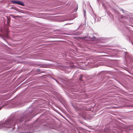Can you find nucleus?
<instances>
[{
    "label": "nucleus",
    "mask_w": 133,
    "mask_h": 133,
    "mask_svg": "<svg viewBox=\"0 0 133 133\" xmlns=\"http://www.w3.org/2000/svg\"><path fill=\"white\" fill-rule=\"evenodd\" d=\"M26 118L25 117L23 116L21 119H16V118L10 117L7 119L3 122H0V129L3 128L4 130L8 129L9 131L13 132L12 133H29L28 132H26V129H24L20 131H17L15 129L14 126L16 123L23 121Z\"/></svg>",
    "instance_id": "1"
},
{
    "label": "nucleus",
    "mask_w": 133,
    "mask_h": 133,
    "mask_svg": "<svg viewBox=\"0 0 133 133\" xmlns=\"http://www.w3.org/2000/svg\"><path fill=\"white\" fill-rule=\"evenodd\" d=\"M11 2L14 4H17L21 5L22 6H24V4L22 2L17 0H13L11 1Z\"/></svg>",
    "instance_id": "2"
},
{
    "label": "nucleus",
    "mask_w": 133,
    "mask_h": 133,
    "mask_svg": "<svg viewBox=\"0 0 133 133\" xmlns=\"http://www.w3.org/2000/svg\"><path fill=\"white\" fill-rule=\"evenodd\" d=\"M80 78L79 80L80 81H81L82 80V75H80Z\"/></svg>",
    "instance_id": "3"
},
{
    "label": "nucleus",
    "mask_w": 133,
    "mask_h": 133,
    "mask_svg": "<svg viewBox=\"0 0 133 133\" xmlns=\"http://www.w3.org/2000/svg\"><path fill=\"white\" fill-rule=\"evenodd\" d=\"M84 17H85V16L86 12H85V10H84Z\"/></svg>",
    "instance_id": "4"
},
{
    "label": "nucleus",
    "mask_w": 133,
    "mask_h": 133,
    "mask_svg": "<svg viewBox=\"0 0 133 133\" xmlns=\"http://www.w3.org/2000/svg\"><path fill=\"white\" fill-rule=\"evenodd\" d=\"M78 4H77V8L76 9V11H77V8H78Z\"/></svg>",
    "instance_id": "5"
},
{
    "label": "nucleus",
    "mask_w": 133,
    "mask_h": 133,
    "mask_svg": "<svg viewBox=\"0 0 133 133\" xmlns=\"http://www.w3.org/2000/svg\"><path fill=\"white\" fill-rule=\"evenodd\" d=\"M95 17L94 18V20H95H95H96V15H95Z\"/></svg>",
    "instance_id": "6"
},
{
    "label": "nucleus",
    "mask_w": 133,
    "mask_h": 133,
    "mask_svg": "<svg viewBox=\"0 0 133 133\" xmlns=\"http://www.w3.org/2000/svg\"><path fill=\"white\" fill-rule=\"evenodd\" d=\"M81 25H80L79 26V27H78V28H80V26H81Z\"/></svg>",
    "instance_id": "7"
},
{
    "label": "nucleus",
    "mask_w": 133,
    "mask_h": 133,
    "mask_svg": "<svg viewBox=\"0 0 133 133\" xmlns=\"http://www.w3.org/2000/svg\"><path fill=\"white\" fill-rule=\"evenodd\" d=\"M86 37H83V38H86Z\"/></svg>",
    "instance_id": "8"
},
{
    "label": "nucleus",
    "mask_w": 133,
    "mask_h": 133,
    "mask_svg": "<svg viewBox=\"0 0 133 133\" xmlns=\"http://www.w3.org/2000/svg\"><path fill=\"white\" fill-rule=\"evenodd\" d=\"M20 128H18V130H20Z\"/></svg>",
    "instance_id": "9"
},
{
    "label": "nucleus",
    "mask_w": 133,
    "mask_h": 133,
    "mask_svg": "<svg viewBox=\"0 0 133 133\" xmlns=\"http://www.w3.org/2000/svg\"><path fill=\"white\" fill-rule=\"evenodd\" d=\"M72 23H71L68 24H71Z\"/></svg>",
    "instance_id": "10"
},
{
    "label": "nucleus",
    "mask_w": 133,
    "mask_h": 133,
    "mask_svg": "<svg viewBox=\"0 0 133 133\" xmlns=\"http://www.w3.org/2000/svg\"><path fill=\"white\" fill-rule=\"evenodd\" d=\"M2 107H0V110L2 108Z\"/></svg>",
    "instance_id": "11"
},
{
    "label": "nucleus",
    "mask_w": 133,
    "mask_h": 133,
    "mask_svg": "<svg viewBox=\"0 0 133 133\" xmlns=\"http://www.w3.org/2000/svg\"><path fill=\"white\" fill-rule=\"evenodd\" d=\"M55 80L57 82V83H58V82L57 81H56V80Z\"/></svg>",
    "instance_id": "12"
},
{
    "label": "nucleus",
    "mask_w": 133,
    "mask_h": 133,
    "mask_svg": "<svg viewBox=\"0 0 133 133\" xmlns=\"http://www.w3.org/2000/svg\"><path fill=\"white\" fill-rule=\"evenodd\" d=\"M121 10H122V11H123V10L122 9H121Z\"/></svg>",
    "instance_id": "13"
}]
</instances>
